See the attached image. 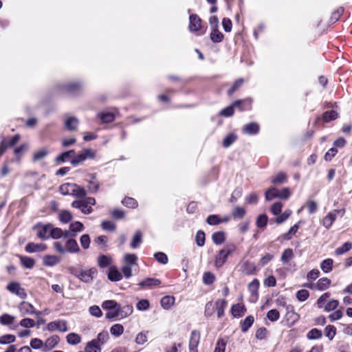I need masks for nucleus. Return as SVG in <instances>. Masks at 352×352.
<instances>
[{
  "mask_svg": "<svg viewBox=\"0 0 352 352\" xmlns=\"http://www.w3.org/2000/svg\"><path fill=\"white\" fill-rule=\"evenodd\" d=\"M69 272L75 277L85 283H90L93 280L95 275L97 274V270L91 267L89 270H83L80 267H70Z\"/></svg>",
  "mask_w": 352,
  "mask_h": 352,
  "instance_id": "f257e3e1",
  "label": "nucleus"
},
{
  "mask_svg": "<svg viewBox=\"0 0 352 352\" xmlns=\"http://www.w3.org/2000/svg\"><path fill=\"white\" fill-rule=\"evenodd\" d=\"M235 250V245L232 243L226 245L215 254L214 265L218 268L222 267L226 262L228 256L234 252Z\"/></svg>",
  "mask_w": 352,
  "mask_h": 352,
  "instance_id": "f03ea898",
  "label": "nucleus"
},
{
  "mask_svg": "<svg viewBox=\"0 0 352 352\" xmlns=\"http://www.w3.org/2000/svg\"><path fill=\"white\" fill-rule=\"evenodd\" d=\"M291 195L290 190L288 188H284L281 190H278L274 187L269 188L265 194L266 200L270 201L274 198H280L287 199Z\"/></svg>",
  "mask_w": 352,
  "mask_h": 352,
  "instance_id": "7ed1b4c3",
  "label": "nucleus"
},
{
  "mask_svg": "<svg viewBox=\"0 0 352 352\" xmlns=\"http://www.w3.org/2000/svg\"><path fill=\"white\" fill-rule=\"evenodd\" d=\"M6 288L10 293L19 296L23 300L27 297L25 289L23 288L18 282H10L8 284Z\"/></svg>",
  "mask_w": 352,
  "mask_h": 352,
  "instance_id": "20e7f679",
  "label": "nucleus"
},
{
  "mask_svg": "<svg viewBox=\"0 0 352 352\" xmlns=\"http://www.w3.org/2000/svg\"><path fill=\"white\" fill-rule=\"evenodd\" d=\"M47 329L50 331H58L60 332H66L67 329V324L65 320H58L50 322L47 325Z\"/></svg>",
  "mask_w": 352,
  "mask_h": 352,
  "instance_id": "39448f33",
  "label": "nucleus"
},
{
  "mask_svg": "<svg viewBox=\"0 0 352 352\" xmlns=\"http://www.w3.org/2000/svg\"><path fill=\"white\" fill-rule=\"evenodd\" d=\"M342 212V214H344V210H334L331 212H329L322 221V225L327 228L329 229L333 222L336 221L337 216L339 213Z\"/></svg>",
  "mask_w": 352,
  "mask_h": 352,
  "instance_id": "423d86ee",
  "label": "nucleus"
},
{
  "mask_svg": "<svg viewBox=\"0 0 352 352\" xmlns=\"http://www.w3.org/2000/svg\"><path fill=\"white\" fill-rule=\"evenodd\" d=\"M330 284L331 280L328 278L323 277L320 278L316 284H305V286L311 289L322 291L327 289Z\"/></svg>",
  "mask_w": 352,
  "mask_h": 352,
  "instance_id": "0eeeda50",
  "label": "nucleus"
},
{
  "mask_svg": "<svg viewBox=\"0 0 352 352\" xmlns=\"http://www.w3.org/2000/svg\"><path fill=\"white\" fill-rule=\"evenodd\" d=\"M51 224L43 226H36L34 227V230H37V236L43 240L47 239L50 237Z\"/></svg>",
  "mask_w": 352,
  "mask_h": 352,
  "instance_id": "6e6552de",
  "label": "nucleus"
},
{
  "mask_svg": "<svg viewBox=\"0 0 352 352\" xmlns=\"http://www.w3.org/2000/svg\"><path fill=\"white\" fill-rule=\"evenodd\" d=\"M19 310L20 311V313L22 314V315H32V314H36V315H40V312L39 311H36L34 307V306L28 302H25V301H23L21 302L19 305Z\"/></svg>",
  "mask_w": 352,
  "mask_h": 352,
  "instance_id": "1a4fd4ad",
  "label": "nucleus"
},
{
  "mask_svg": "<svg viewBox=\"0 0 352 352\" xmlns=\"http://www.w3.org/2000/svg\"><path fill=\"white\" fill-rule=\"evenodd\" d=\"M72 206L80 209L83 214H90L93 211L92 208L88 206L84 199L74 201L72 203Z\"/></svg>",
  "mask_w": 352,
  "mask_h": 352,
  "instance_id": "9d476101",
  "label": "nucleus"
},
{
  "mask_svg": "<svg viewBox=\"0 0 352 352\" xmlns=\"http://www.w3.org/2000/svg\"><path fill=\"white\" fill-rule=\"evenodd\" d=\"M200 341V333L196 330L191 332L189 341L190 352H197V347Z\"/></svg>",
  "mask_w": 352,
  "mask_h": 352,
  "instance_id": "9b49d317",
  "label": "nucleus"
},
{
  "mask_svg": "<svg viewBox=\"0 0 352 352\" xmlns=\"http://www.w3.org/2000/svg\"><path fill=\"white\" fill-rule=\"evenodd\" d=\"M189 30L195 32L201 28V19L197 14H191L189 17Z\"/></svg>",
  "mask_w": 352,
  "mask_h": 352,
  "instance_id": "f8f14e48",
  "label": "nucleus"
},
{
  "mask_svg": "<svg viewBox=\"0 0 352 352\" xmlns=\"http://www.w3.org/2000/svg\"><path fill=\"white\" fill-rule=\"evenodd\" d=\"M60 338L58 336H52L48 338L44 343L43 351H49L54 349L58 343Z\"/></svg>",
  "mask_w": 352,
  "mask_h": 352,
  "instance_id": "ddd939ff",
  "label": "nucleus"
},
{
  "mask_svg": "<svg viewBox=\"0 0 352 352\" xmlns=\"http://www.w3.org/2000/svg\"><path fill=\"white\" fill-rule=\"evenodd\" d=\"M108 278L111 281H119L122 278V274L116 266L112 265L109 268Z\"/></svg>",
  "mask_w": 352,
  "mask_h": 352,
  "instance_id": "4468645a",
  "label": "nucleus"
},
{
  "mask_svg": "<svg viewBox=\"0 0 352 352\" xmlns=\"http://www.w3.org/2000/svg\"><path fill=\"white\" fill-rule=\"evenodd\" d=\"M47 247L45 244L43 243H29L25 246V251L29 253L36 252H43L46 250Z\"/></svg>",
  "mask_w": 352,
  "mask_h": 352,
  "instance_id": "2eb2a0df",
  "label": "nucleus"
},
{
  "mask_svg": "<svg viewBox=\"0 0 352 352\" xmlns=\"http://www.w3.org/2000/svg\"><path fill=\"white\" fill-rule=\"evenodd\" d=\"M161 283L159 279L153 278H147L140 282L139 285L142 288H152L158 286Z\"/></svg>",
  "mask_w": 352,
  "mask_h": 352,
  "instance_id": "dca6fc26",
  "label": "nucleus"
},
{
  "mask_svg": "<svg viewBox=\"0 0 352 352\" xmlns=\"http://www.w3.org/2000/svg\"><path fill=\"white\" fill-rule=\"evenodd\" d=\"M65 250L69 253H77L80 251L77 241L74 239H69L66 241Z\"/></svg>",
  "mask_w": 352,
  "mask_h": 352,
  "instance_id": "f3484780",
  "label": "nucleus"
},
{
  "mask_svg": "<svg viewBox=\"0 0 352 352\" xmlns=\"http://www.w3.org/2000/svg\"><path fill=\"white\" fill-rule=\"evenodd\" d=\"M109 339V333L107 331H102L100 332L97 337L93 340L96 342V344L101 347L102 345L106 344Z\"/></svg>",
  "mask_w": 352,
  "mask_h": 352,
  "instance_id": "a211bd4d",
  "label": "nucleus"
},
{
  "mask_svg": "<svg viewBox=\"0 0 352 352\" xmlns=\"http://www.w3.org/2000/svg\"><path fill=\"white\" fill-rule=\"evenodd\" d=\"M60 259L55 255H46L43 257V265L47 267H53L60 262Z\"/></svg>",
  "mask_w": 352,
  "mask_h": 352,
  "instance_id": "6ab92c4d",
  "label": "nucleus"
},
{
  "mask_svg": "<svg viewBox=\"0 0 352 352\" xmlns=\"http://www.w3.org/2000/svg\"><path fill=\"white\" fill-rule=\"evenodd\" d=\"M259 126L255 122H251L245 124L243 128V133L248 135H254L258 133Z\"/></svg>",
  "mask_w": 352,
  "mask_h": 352,
  "instance_id": "aec40b11",
  "label": "nucleus"
},
{
  "mask_svg": "<svg viewBox=\"0 0 352 352\" xmlns=\"http://www.w3.org/2000/svg\"><path fill=\"white\" fill-rule=\"evenodd\" d=\"M231 311L234 317H241L246 311V309L243 304H236L232 307Z\"/></svg>",
  "mask_w": 352,
  "mask_h": 352,
  "instance_id": "412c9836",
  "label": "nucleus"
},
{
  "mask_svg": "<svg viewBox=\"0 0 352 352\" xmlns=\"http://www.w3.org/2000/svg\"><path fill=\"white\" fill-rule=\"evenodd\" d=\"M214 305L217 312V317L219 318L224 315V310L227 306V302L224 299H219L216 301Z\"/></svg>",
  "mask_w": 352,
  "mask_h": 352,
  "instance_id": "4be33fe9",
  "label": "nucleus"
},
{
  "mask_svg": "<svg viewBox=\"0 0 352 352\" xmlns=\"http://www.w3.org/2000/svg\"><path fill=\"white\" fill-rule=\"evenodd\" d=\"M91 179L88 181L89 186L88 189L91 192H96L100 187V183L96 180V175L91 174L90 175Z\"/></svg>",
  "mask_w": 352,
  "mask_h": 352,
  "instance_id": "5701e85b",
  "label": "nucleus"
},
{
  "mask_svg": "<svg viewBox=\"0 0 352 352\" xmlns=\"http://www.w3.org/2000/svg\"><path fill=\"white\" fill-rule=\"evenodd\" d=\"M78 120L75 117H69L65 121V126L69 131H74L78 125Z\"/></svg>",
  "mask_w": 352,
  "mask_h": 352,
  "instance_id": "b1692460",
  "label": "nucleus"
},
{
  "mask_svg": "<svg viewBox=\"0 0 352 352\" xmlns=\"http://www.w3.org/2000/svg\"><path fill=\"white\" fill-rule=\"evenodd\" d=\"M21 265L27 268L32 269L35 265V261L32 258L26 256H19Z\"/></svg>",
  "mask_w": 352,
  "mask_h": 352,
  "instance_id": "393cba45",
  "label": "nucleus"
},
{
  "mask_svg": "<svg viewBox=\"0 0 352 352\" xmlns=\"http://www.w3.org/2000/svg\"><path fill=\"white\" fill-rule=\"evenodd\" d=\"M212 240L216 245H221L226 241L225 233L222 231L213 233L212 235Z\"/></svg>",
  "mask_w": 352,
  "mask_h": 352,
  "instance_id": "a878e982",
  "label": "nucleus"
},
{
  "mask_svg": "<svg viewBox=\"0 0 352 352\" xmlns=\"http://www.w3.org/2000/svg\"><path fill=\"white\" fill-rule=\"evenodd\" d=\"M175 303V298L170 296H164L161 299V305L165 309H169Z\"/></svg>",
  "mask_w": 352,
  "mask_h": 352,
  "instance_id": "bb28decb",
  "label": "nucleus"
},
{
  "mask_svg": "<svg viewBox=\"0 0 352 352\" xmlns=\"http://www.w3.org/2000/svg\"><path fill=\"white\" fill-rule=\"evenodd\" d=\"M102 348L93 340L89 341L85 347V352H101Z\"/></svg>",
  "mask_w": 352,
  "mask_h": 352,
  "instance_id": "cd10ccee",
  "label": "nucleus"
},
{
  "mask_svg": "<svg viewBox=\"0 0 352 352\" xmlns=\"http://www.w3.org/2000/svg\"><path fill=\"white\" fill-rule=\"evenodd\" d=\"M75 188V184L66 183L60 186V192L63 195H72Z\"/></svg>",
  "mask_w": 352,
  "mask_h": 352,
  "instance_id": "c85d7f7f",
  "label": "nucleus"
},
{
  "mask_svg": "<svg viewBox=\"0 0 352 352\" xmlns=\"http://www.w3.org/2000/svg\"><path fill=\"white\" fill-rule=\"evenodd\" d=\"M259 287V281L257 279H254L248 285V290L251 293L252 297H257L258 290Z\"/></svg>",
  "mask_w": 352,
  "mask_h": 352,
  "instance_id": "c756f323",
  "label": "nucleus"
},
{
  "mask_svg": "<svg viewBox=\"0 0 352 352\" xmlns=\"http://www.w3.org/2000/svg\"><path fill=\"white\" fill-rule=\"evenodd\" d=\"M333 261L331 258H327L320 263V268L324 273H329L332 270Z\"/></svg>",
  "mask_w": 352,
  "mask_h": 352,
  "instance_id": "7c9ffc66",
  "label": "nucleus"
},
{
  "mask_svg": "<svg viewBox=\"0 0 352 352\" xmlns=\"http://www.w3.org/2000/svg\"><path fill=\"white\" fill-rule=\"evenodd\" d=\"M118 312L119 317H120L121 318H126L132 314L133 307L131 305H125L121 307L120 305Z\"/></svg>",
  "mask_w": 352,
  "mask_h": 352,
  "instance_id": "2f4dec72",
  "label": "nucleus"
},
{
  "mask_svg": "<svg viewBox=\"0 0 352 352\" xmlns=\"http://www.w3.org/2000/svg\"><path fill=\"white\" fill-rule=\"evenodd\" d=\"M293 257L294 252L292 249L287 248L283 251L281 255L280 260L283 262V263L285 264L289 263L293 258Z\"/></svg>",
  "mask_w": 352,
  "mask_h": 352,
  "instance_id": "473e14b6",
  "label": "nucleus"
},
{
  "mask_svg": "<svg viewBox=\"0 0 352 352\" xmlns=\"http://www.w3.org/2000/svg\"><path fill=\"white\" fill-rule=\"evenodd\" d=\"M67 342L72 345H76L81 342L80 336L76 333H70L67 337Z\"/></svg>",
  "mask_w": 352,
  "mask_h": 352,
  "instance_id": "72a5a7b5",
  "label": "nucleus"
},
{
  "mask_svg": "<svg viewBox=\"0 0 352 352\" xmlns=\"http://www.w3.org/2000/svg\"><path fill=\"white\" fill-rule=\"evenodd\" d=\"M254 317L252 316H248L245 318V319L241 322V331L243 332H246L248 329L252 325L254 322Z\"/></svg>",
  "mask_w": 352,
  "mask_h": 352,
  "instance_id": "f704fd0d",
  "label": "nucleus"
},
{
  "mask_svg": "<svg viewBox=\"0 0 352 352\" xmlns=\"http://www.w3.org/2000/svg\"><path fill=\"white\" fill-rule=\"evenodd\" d=\"M210 38L214 43H219L223 38V34L219 31L218 28L212 29Z\"/></svg>",
  "mask_w": 352,
  "mask_h": 352,
  "instance_id": "c9c22d12",
  "label": "nucleus"
},
{
  "mask_svg": "<svg viewBox=\"0 0 352 352\" xmlns=\"http://www.w3.org/2000/svg\"><path fill=\"white\" fill-rule=\"evenodd\" d=\"M15 318L8 314H3L0 316V323L2 325H10L14 321Z\"/></svg>",
  "mask_w": 352,
  "mask_h": 352,
  "instance_id": "e433bc0d",
  "label": "nucleus"
},
{
  "mask_svg": "<svg viewBox=\"0 0 352 352\" xmlns=\"http://www.w3.org/2000/svg\"><path fill=\"white\" fill-rule=\"evenodd\" d=\"M73 190L74 192H72V195L78 198H85L87 195L85 189L76 184L75 188H74Z\"/></svg>",
  "mask_w": 352,
  "mask_h": 352,
  "instance_id": "4c0bfd02",
  "label": "nucleus"
},
{
  "mask_svg": "<svg viewBox=\"0 0 352 352\" xmlns=\"http://www.w3.org/2000/svg\"><path fill=\"white\" fill-rule=\"evenodd\" d=\"M112 259L106 255L100 256L98 258V263L100 267H106L111 265Z\"/></svg>",
  "mask_w": 352,
  "mask_h": 352,
  "instance_id": "58836bf2",
  "label": "nucleus"
},
{
  "mask_svg": "<svg viewBox=\"0 0 352 352\" xmlns=\"http://www.w3.org/2000/svg\"><path fill=\"white\" fill-rule=\"evenodd\" d=\"M120 304L113 300H108L103 302L102 307L104 309H118Z\"/></svg>",
  "mask_w": 352,
  "mask_h": 352,
  "instance_id": "ea45409f",
  "label": "nucleus"
},
{
  "mask_svg": "<svg viewBox=\"0 0 352 352\" xmlns=\"http://www.w3.org/2000/svg\"><path fill=\"white\" fill-rule=\"evenodd\" d=\"M124 259L126 265H129L131 267L137 265L138 257L134 254H125Z\"/></svg>",
  "mask_w": 352,
  "mask_h": 352,
  "instance_id": "a19ab883",
  "label": "nucleus"
},
{
  "mask_svg": "<svg viewBox=\"0 0 352 352\" xmlns=\"http://www.w3.org/2000/svg\"><path fill=\"white\" fill-rule=\"evenodd\" d=\"M72 217V213L67 210H62L59 213V220L64 223H69Z\"/></svg>",
  "mask_w": 352,
  "mask_h": 352,
  "instance_id": "79ce46f5",
  "label": "nucleus"
},
{
  "mask_svg": "<svg viewBox=\"0 0 352 352\" xmlns=\"http://www.w3.org/2000/svg\"><path fill=\"white\" fill-rule=\"evenodd\" d=\"M110 332L113 336H115L116 337H119L123 333L124 327L120 324H113L110 329Z\"/></svg>",
  "mask_w": 352,
  "mask_h": 352,
  "instance_id": "37998d69",
  "label": "nucleus"
},
{
  "mask_svg": "<svg viewBox=\"0 0 352 352\" xmlns=\"http://www.w3.org/2000/svg\"><path fill=\"white\" fill-rule=\"evenodd\" d=\"M98 117L100 118L102 122L104 123H110L113 122L115 119V116L112 113H98Z\"/></svg>",
  "mask_w": 352,
  "mask_h": 352,
  "instance_id": "c03bdc74",
  "label": "nucleus"
},
{
  "mask_svg": "<svg viewBox=\"0 0 352 352\" xmlns=\"http://www.w3.org/2000/svg\"><path fill=\"white\" fill-rule=\"evenodd\" d=\"M206 222L210 226L219 225L223 222L222 219L217 214L209 215L206 219Z\"/></svg>",
  "mask_w": 352,
  "mask_h": 352,
  "instance_id": "a18cd8bd",
  "label": "nucleus"
},
{
  "mask_svg": "<svg viewBox=\"0 0 352 352\" xmlns=\"http://www.w3.org/2000/svg\"><path fill=\"white\" fill-rule=\"evenodd\" d=\"M352 248V244L350 242L344 243L341 247L338 248L335 250V254L338 256L342 255L345 252L349 251Z\"/></svg>",
  "mask_w": 352,
  "mask_h": 352,
  "instance_id": "49530a36",
  "label": "nucleus"
},
{
  "mask_svg": "<svg viewBox=\"0 0 352 352\" xmlns=\"http://www.w3.org/2000/svg\"><path fill=\"white\" fill-rule=\"evenodd\" d=\"M75 154L74 150H70L67 152H64L60 155L57 156L56 160L58 163L63 162L69 157H73Z\"/></svg>",
  "mask_w": 352,
  "mask_h": 352,
  "instance_id": "de8ad7c7",
  "label": "nucleus"
},
{
  "mask_svg": "<svg viewBox=\"0 0 352 352\" xmlns=\"http://www.w3.org/2000/svg\"><path fill=\"white\" fill-rule=\"evenodd\" d=\"M147 334L148 331H142L138 333L135 339V343L139 345H142L146 343L148 340Z\"/></svg>",
  "mask_w": 352,
  "mask_h": 352,
  "instance_id": "09e8293b",
  "label": "nucleus"
},
{
  "mask_svg": "<svg viewBox=\"0 0 352 352\" xmlns=\"http://www.w3.org/2000/svg\"><path fill=\"white\" fill-rule=\"evenodd\" d=\"M142 243V233L140 231H136L133 240L131 243V247L133 249L137 248Z\"/></svg>",
  "mask_w": 352,
  "mask_h": 352,
  "instance_id": "8fccbe9b",
  "label": "nucleus"
},
{
  "mask_svg": "<svg viewBox=\"0 0 352 352\" xmlns=\"http://www.w3.org/2000/svg\"><path fill=\"white\" fill-rule=\"evenodd\" d=\"M322 337V331L318 329H311L307 334V338L309 340H316Z\"/></svg>",
  "mask_w": 352,
  "mask_h": 352,
  "instance_id": "3c124183",
  "label": "nucleus"
},
{
  "mask_svg": "<svg viewBox=\"0 0 352 352\" xmlns=\"http://www.w3.org/2000/svg\"><path fill=\"white\" fill-rule=\"evenodd\" d=\"M287 176L284 173H279L272 179V182L274 184H281L285 183Z\"/></svg>",
  "mask_w": 352,
  "mask_h": 352,
  "instance_id": "603ef678",
  "label": "nucleus"
},
{
  "mask_svg": "<svg viewBox=\"0 0 352 352\" xmlns=\"http://www.w3.org/2000/svg\"><path fill=\"white\" fill-rule=\"evenodd\" d=\"M48 154V151L46 148H43L36 151L33 155V160L34 162L39 161L46 157Z\"/></svg>",
  "mask_w": 352,
  "mask_h": 352,
  "instance_id": "864d4df0",
  "label": "nucleus"
},
{
  "mask_svg": "<svg viewBox=\"0 0 352 352\" xmlns=\"http://www.w3.org/2000/svg\"><path fill=\"white\" fill-rule=\"evenodd\" d=\"M338 114L336 111L331 110V111H326L323 114V120L324 122H328L331 120H333L336 119L338 118Z\"/></svg>",
  "mask_w": 352,
  "mask_h": 352,
  "instance_id": "5fc2aeb1",
  "label": "nucleus"
},
{
  "mask_svg": "<svg viewBox=\"0 0 352 352\" xmlns=\"http://www.w3.org/2000/svg\"><path fill=\"white\" fill-rule=\"evenodd\" d=\"M195 241L199 247L204 246L206 241L205 233L201 230H199L196 234Z\"/></svg>",
  "mask_w": 352,
  "mask_h": 352,
  "instance_id": "6e6d98bb",
  "label": "nucleus"
},
{
  "mask_svg": "<svg viewBox=\"0 0 352 352\" xmlns=\"http://www.w3.org/2000/svg\"><path fill=\"white\" fill-rule=\"evenodd\" d=\"M236 140V135L233 134V133H230L229 135H228L223 140V146L225 147V148H228L232 144H233Z\"/></svg>",
  "mask_w": 352,
  "mask_h": 352,
  "instance_id": "4d7b16f0",
  "label": "nucleus"
},
{
  "mask_svg": "<svg viewBox=\"0 0 352 352\" xmlns=\"http://www.w3.org/2000/svg\"><path fill=\"white\" fill-rule=\"evenodd\" d=\"M84 226L83 224L80 221H74L69 226V230L72 232H74L75 234L76 232H80L83 230Z\"/></svg>",
  "mask_w": 352,
  "mask_h": 352,
  "instance_id": "13d9d810",
  "label": "nucleus"
},
{
  "mask_svg": "<svg viewBox=\"0 0 352 352\" xmlns=\"http://www.w3.org/2000/svg\"><path fill=\"white\" fill-rule=\"evenodd\" d=\"M63 236V230H62L59 228H54L52 226L51 227V232L50 237L54 239H58Z\"/></svg>",
  "mask_w": 352,
  "mask_h": 352,
  "instance_id": "bf43d9fd",
  "label": "nucleus"
},
{
  "mask_svg": "<svg viewBox=\"0 0 352 352\" xmlns=\"http://www.w3.org/2000/svg\"><path fill=\"white\" fill-rule=\"evenodd\" d=\"M292 211L290 210H286L283 213L278 214L275 221L276 223L280 224L286 221L291 215Z\"/></svg>",
  "mask_w": 352,
  "mask_h": 352,
  "instance_id": "052dcab7",
  "label": "nucleus"
},
{
  "mask_svg": "<svg viewBox=\"0 0 352 352\" xmlns=\"http://www.w3.org/2000/svg\"><path fill=\"white\" fill-rule=\"evenodd\" d=\"M30 346L34 349H42L43 351L44 343L39 338H33L30 341Z\"/></svg>",
  "mask_w": 352,
  "mask_h": 352,
  "instance_id": "680f3d73",
  "label": "nucleus"
},
{
  "mask_svg": "<svg viewBox=\"0 0 352 352\" xmlns=\"http://www.w3.org/2000/svg\"><path fill=\"white\" fill-rule=\"evenodd\" d=\"M16 338L14 335L7 334L3 335L0 337V344H7L10 343H12L15 341Z\"/></svg>",
  "mask_w": 352,
  "mask_h": 352,
  "instance_id": "e2e57ef3",
  "label": "nucleus"
},
{
  "mask_svg": "<svg viewBox=\"0 0 352 352\" xmlns=\"http://www.w3.org/2000/svg\"><path fill=\"white\" fill-rule=\"evenodd\" d=\"M279 317L280 314L277 309H271L267 313V318L272 322L277 321Z\"/></svg>",
  "mask_w": 352,
  "mask_h": 352,
  "instance_id": "0e129e2a",
  "label": "nucleus"
},
{
  "mask_svg": "<svg viewBox=\"0 0 352 352\" xmlns=\"http://www.w3.org/2000/svg\"><path fill=\"white\" fill-rule=\"evenodd\" d=\"M80 245L83 249H85V250L88 249L89 248V245H90V242H91L89 236L87 234H82L80 236Z\"/></svg>",
  "mask_w": 352,
  "mask_h": 352,
  "instance_id": "69168bd1",
  "label": "nucleus"
},
{
  "mask_svg": "<svg viewBox=\"0 0 352 352\" xmlns=\"http://www.w3.org/2000/svg\"><path fill=\"white\" fill-rule=\"evenodd\" d=\"M155 258L161 264H166L168 263V257L164 252H157L154 254Z\"/></svg>",
  "mask_w": 352,
  "mask_h": 352,
  "instance_id": "338daca9",
  "label": "nucleus"
},
{
  "mask_svg": "<svg viewBox=\"0 0 352 352\" xmlns=\"http://www.w3.org/2000/svg\"><path fill=\"white\" fill-rule=\"evenodd\" d=\"M226 346V342L223 339H219L216 344L214 352H225Z\"/></svg>",
  "mask_w": 352,
  "mask_h": 352,
  "instance_id": "774afa93",
  "label": "nucleus"
}]
</instances>
